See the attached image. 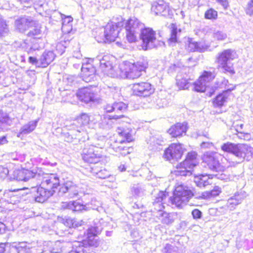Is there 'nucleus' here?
Segmentation results:
<instances>
[{"instance_id": "8fccbe9b", "label": "nucleus", "mask_w": 253, "mask_h": 253, "mask_svg": "<svg viewBox=\"0 0 253 253\" xmlns=\"http://www.w3.org/2000/svg\"><path fill=\"white\" fill-rule=\"evenodd\" d=\"M216 1L220 4L225 9H226L229 6L228 0H216Z\"/></svg>"}, {"instance_id": "423d86ee", "label": "nucleus", "mask_w": 253, "mask_h": 253, "mask_svg": "<svg viewBox=\"0 0 253 253\" xmlns=\"http://www.w3.org/2000/svg\"><path fill=\"white\" fill-rule=\"evenodd\" d=\"M194 196L193 191L188 186L182 184H178L173 188L169 201L172 205L178 208H181Z\"/></svg>"}, {"instance_id": "6e6d98bb", "label": "nucleus", "mask_w": 253, "mask_h": 253, "mask_svg": "<svg viewBox=\"0 0 253 253\" xmlns=\"http://www.w3.org/2000/svg\"><path fill=\"white\" fill-rule=\"evenodd\" d=\"M214 93V90L213 89V91H212V92H210V93H209V95L210 96H212Z\"/></svg>"}, {"instance_id": "f3484780", "label": "nucleus", "mask_w": 253, "mask_h": 253, "mask_svg": "<svg viewBox=\"0 0 253 253\" xmlns=\"http://www.w3.org/2000/svg\"><path fill=\"white\" fill-rule=\"evenodd\" d=\"M29 193L36 202L41 203H43L46 201L48 198L52 196L48 190H46L41 184L40 185L32 187Z\"/></svg>"}, {"instance_id": "c85d7f7f", "label": "nucleus", "mask_w": 253, "mask_h": 253, "mask_svg": "<svg viewBox=\"0 0 253 253\" xmlns=\"http://www.w3.org/2000/svg\"><path fill=\"white\" fill-rule=\"evenodd\" d=\"M181 32V29L178 28L175 23L170 24V37L168 40L169 45H172L179 42L178 34Z\"/></svg>"}, {"instance_id": "e433bc0d", "label": "nucleus", "mask_w": 253, "mask_h": 253, "mask_svg": "<svg viewBox=\"0 0 253 253\" xmlns=\"http://www.w3.org/2000/svg\"><path fill=\"white\" fill-rule=\"evenodd\" d=\"M204 18L207 20H215L218 18V12L213 8H209L205 11Z\"/></svg>"}, {"instance_id": "20e7f679", "label": "nucleus", "mask_w": 253, "mask_h": 253, "mask_svg": "<svg viewBox=\"0 0 253 253\" xmlns=\"http://www.w3.org/2000/svg\"><path fill=\"white\" fill-rule=\"evenodd\" d=\"M238 58L235 50L225 49L218 53L215 58V63L217 64V68L221 69L224 74L233 75L236 73L234 65L231 61Z\"/></svg>"}, {"instance_id": "2f4dec72", "label": "nucleus", "mask_w": 253, "mask_h": 253, "mask_svg": "<svg viewBox=\"0 0 253 253\" xmlns=\"http://www.w3.org/2000/svg\"><path fill=\"white\" fill-rule=\"evenodd\" d=\"M37 126L36 121H31L24 125L20 129L17 136L18 137H22L23 135L27 134L33 131Z\"/></svg>"}, {"instance_id": "39448f33", "label": "nucleus", "mask_w": 253, "mask_h": 253, "mask_svg": "<svg viewBox=\"0 0 253 253\" xmlns=\"http://www.w3.org/2000/svg\"><path fill=\"white\" fill-rule=\"evenodd\" d=\"M99 232L97 227L91 226L84 233V238L80 242V245L70 253H92L91 249L99 246V241L97 239Z\"/></svg>"}, {"instance_id": "ddd939ff", "label": "nucleus", "mask_w": 253, "mask_h": 253, "mask_svg": "<svg viewBox=\"0 0 253 253\" xmlns=\"http://www.w3.org/2000/svg\"><path fill=\"white\" fill-rule=\"evenodd\" d=\"M124 20L117 23H108L104 28V38L106 42H114L118 37L120 27L123 26Z\"/></svg>"}, {"instance_id": "72a5a7b5", "label": "nucleus", "mask_w": 253, "mask_h": 253, "mask_svg": "<svg viewBox=\"0 0 253 253\" xmlns=\"http://www.w3.org/2000/svg\"><path fill=\"white\" fill-rule=\"evenodd\" d=\"M215 77V75L213 72L210 71L204 70L202 72L198 78L207 84L213 80Z\"/></svg>"}, {"instance_id": "3c124183", "label": "nucleus", "mask_w": 253, "mask_h": 253, "mask_svg": "<svg viewBox=\"0 0 253 253\" xmlns=\"http://www.w3.org/2000/svg\"><path fill=\"white\" fill-rule=\"evenodd\" d=\"M28 61L31 64L34 65L37 64L39 62V60L36 57L33 56H30L28 58Z\"/></svg>"}, {"instance_id": "9d476101", "label": "nucleus", "mask_w": 253, "mask_h": 253, "mask_svg": "<svg viewBox=\"0 0 253 253\" xmlns=\"http://www.w3.org/2000/svg\"><path fill=\"white\" fill-rule=\"evenodd\" d=\"M186 149L180 142L172 143L165 148L163 155V158L169 162H177L183 157Z\"/></svg>"}, {"instance_id": "1a4fd4ad", "label": "nucleus", "mask_w": 253, "mask_h": 253, "mask_svg": "<svg viewBox=\"0 0 253 253\" xmlns=\"http://www.w3.org/2000/svg\"><path fill=\"white\" fill-rule=\"evenodd\" d=\"M124 20L123 25L125 29L126 39L129 43L137 41L138 29L142 25L141 21L135 17H131L127 20Z\"/></svg>"}, {"instance_id": "a18cd8bd", "label": "nucleus", "mask_w": 253, "mask_h": 253, "mask_svg": "<svg viewBox=\"0 0 253 253\" xmlns=\"http://www.w3.org/2000/svg\"><path fill=\"white\" fill-rule=\"evenodd\" d=\"M213 37L217 41H223L226 38V35L222 31H217L213 34Z\"/></svg>"}, {"instance_id": "f704fd0d", "label": "nucleus", "mask_w": 253, "mask_h": 253, "mask_svg": "<svg viewBox=\"0 0 253 253\" xmlns=\"http://www.w3.org/2000/svg\"><path fill=\"white\" fill-rule=\"evenodd\" d=\"M208 85L199 78L193 83V90L196 92H204L207 90Z\"/></svg>"}, {"instance_id": "de8ad7c7", "label": "nucleus", "mask_w": 253, "mask_h": 253, "mask_svg": "<svg viewBox=\"0 0 253 253\" xmlns=\"http://www.w3.org/2000/svg\"><path fill=\"white\" fill-rule=\"evenodd\" d=\"M73 38V37L69 33H64L62 36L63 40L61 42L66 43L67 42H70Z\"/></svg>"}, {"instance_id": "58836bf2", "label": "nucleus", "mask_w": 253, "mask_h": 253, "mask_svg": "<svg viewBox=\"0 0 253 253\" xmlns=\"http://www.w3.org/2000/svg\"><path fill=\"white\" fill-rule=\"evenodd\" d=\"M34 27V29L33 30L30 31V32L28 33V36L33 38L34 39L39 38L37 36L41 34V31L40 30V28L36 25V24L33 25V26Z\"/></svg>"}, {"instance_id": "cd10ccee", "label": "nucleus", "mask_w": 253, "mask_h": 253, "mask_svg": "<svg viewBox=\"0 0 253 253\" xmlns=\"http://www.w3.org/2000/svg\"><path fill=\"white\" fill-rule=\"evenodd\" d=\"M228 92L229 90H224L213 99L212 103L214 107L220 108L224 105L228 96Z\"/></svg>"}, {"instance_id": "4d7b16f0", "label": "nucleus", "mask_w": 253, "mask_h": 253, "mask_svg": "<svg viewBox=\"0 0 253 253\" xmlns=\"http://www.w3.org/2000/svg\"><path fill=\"white\" fill-rule=\"evenodd\" d=\"M26 179H27V178H25V177L19 178L20 180H26Z\"/></svg>"}, {"instance_id": "4c0bfd02", "label": "nucleus", "mask_w": 253, "mask_h": 253, "mask_svg": "<svg viewBox=\"0 0 253 253\" xmlns=\"http://www.w3.org/2000/svg\"><path fill=\"white\" fill-rule=\"evenodd\" d=\"M236 144V143L227 142L221 145V149L224 152L233 154Z\"/></svg>"}, {"instance_id": "9b49d317", "label": "nucleus", "mask_w": 253, "mask_h": 253, "mask_svg": "<svg viewBox=\"0 0 253 253\" xmlns=\"http://www.w3.org/2000/svg\"><path fill=\"white\" fill-rule=\"evenodd\" d=\"M139 38L141 41V46L143 50H146L150 46H157V32L151 27H144L142 28L140 32Z\"/></svg>"}, {"instance_id": "37998d69", "label": "nucleus", "mask_w": 253, "mask_h": 253, "mask_svg": "<svg viewBox=\"0 0 253 253\" xmlns=\"http://www.w3.org/2000/svg\"><path fill=\"white\" fill-rule=\"evenodd\" d=\"M187 49L190 52H194L199 49V46L197 42L189 41L187 44Z\"/></svg>"}, {"instance_id": "412c9836", "label": "nucleus", "mask_w": 253, "mask_h": 253, "mask_svg": "<svg viewBox=\"0 0 253 253\" xmlns=\"http://www.w3.org/2000/svg\"><path fill=\"white\" fill-rule=\"evenodd\" d=\"M192 79L186 73H182L176 77V85L180 90L187 89L190 86Z\"/></svg>"}, {"instance_id": "393cba45", "label": "nucleus", "mask_w": 253, "mask_h": 253, "mask_svg": "<svg viewBox=\"0 0 253 253\" xmlns=\"http://www.w3.org/2000/svg\"><path fill=\"white\" fill-rule=\"evenodd\" d=\"M35 24L34 21L25 17H21L15 21V26L20 31H25Z\"/></svg>"}, {"instance_id": "49530a36", "label": "nucleus", "mask_w": 253, "mask_h": 253, "mask_svg": "<svg viewBox=\"0 0 253 253\" xmlns=\"http://www.w3.org/2000/svg\"><path fill=\"white\" fill-rule=\"evenodd\" d=\"M246 13L249 15L253 14V0H250L245 9Z\"/></svg>"}, {"instance_id": "5701e85b", "label": "nucleus", "mask_w": 253, "mask_h": 253, "mask_svg": "<svg viewBox=\"0 0 253 253\" xmlns=\"http://www.w3.org/2000/svg\"><path fill=\"white\" fill-rule=\"evenodd\" d=\"M194 182L200 188L206 187L214 184L212 177L208 174H199L194 177Z\"/></svg>"}, {"instance_id": "7ed1b4c3", "label": "nucleus", "mask_w": 253, "mask_h": 253, "mask_svg": "<svg viewBox=\"0 0 253 253\" xmlns=\"http://www.w3.org/2000/svg\"><path fill=\"white\" fill-rule=\"evenodd\" d=\"M148 68V62L141 59L133 63L126 61L123 62L120 66V70L122 76L126 79L135 80L146 73Z\"/></svg>"}, {"instance_id": "13d9d810", "label": "nucleus", "mask_w": 253, "mask_h": 253, "mask_svg": "<svg viewBox=\"0 0 253 253\" xmlns=\"http://www.w3.org/2000/svg\"><path fill=\"white\" fill-rule=\"evenodd\" d=\"M162 42L163 44H164V42Z\"/></svg>"}, {"instance_id": "864d4df0", "label": "nucleus", "mask_w": 253, "mask_h": 253, "mask_svg": "<svg viewBox=\"0 0 253 253\" xmlns=\"http://www.w3.org/2000/svg\"><path fill=\"white\" fill-rule=\"evenodd\" d=\"M4 224L3 223L0 222V233H1L2 231H3L4 230Z\"/></svg>"}, {"instance_id": "4be33fe9", "label": "nucleus", "mask_w": 253, "mask_h": 253, "mask_svg": "<svg viewBox=\"0 0 253 253\" xmlns=\"http://www.w3.org/2000/svg\"><path fill=\"white\" fill-rule=\"evenodd\" d=\"M168 5L163 0L154 2L151 8V12L155 15L165 16L169 11Z\"/></svg>"}, {"instance_id": "dca6fc26", "label": "nucleus", "mask_w": 253, "mask_h": 253, "mask_svg": "<svg viewBox=\"0 0 253 253\" xmlns=\"http://www.w3.org/2000/svg\"><path fill=\"white\" fill-rule=\"evenodd\" d=\"M188 126L186 122H177L171 125L167 130V133L172 138H177L186 135Z\"/></svg>"}, {"instance_id": "6e6552de", "label": "nucleus", "mask_w": 253, "mask_h": 253, "mask_svg": "<svg viewBox=\"0 0 253 253\" xmlns=\"http://www.w3.org/2000/svg\"><path fill=\"white\" fill-rule=\"evenodd\" d=\"M127 106L122 102L106 104L103 107L104 117L108 120H118L125 117L123 113Z\"/></svg>"}, {"instance_id": "a19ab883", "label": "nucleus", "mask_w": 253, "mask_h": 253, "mask_svg": "<svg viewBox=\"0 0 253 253\" xmlns=\"http://www.w3.org/2000/svg\"><path fill=\"white\" fill-rule=\"evenodd\" d=\"M28 172L30 174V176L32 177L40 176L41 174L43 173L42 169L39 167H36L32 170H28Z\"/></svg>"}, {"instance_id": "a878e982", "label": "nucleus", "mask_w": 253, "mask_h": 253, "mask_svg": "<svg viewBox=\"0 0 253 253\" xmlns=\"http://www.w3.org/2000/svg\"><path fill=\"white\" fill-rule=\"evenodd\" d=\"M76 126L80 128H83L90 124L92 121L89 114L82 112L75 118Z\"/></svg>"}, {"instance_id": "b1692460", "label": "nucleus", "mask_w": 253, "mask_h": 253, "mask_svg": "<svg viewBox=\"0 0 253 253\" xmlns=\"http://www.w3.org/2000/svg\"><path fill=\"white\" fill-rule=\"evenodd\" d=\"M61 209L62 210H69L75 212H80L87 210V208L85 205L77 201L63 203Z\"/></svg>"}, {"instance_id": "0eeeda50", "label": "nucleus", "mask_w": 253, "mask_h": 253, "mask_svg": "<svg viewBox=\"0 0 253 253\" xmlns=\"http://www.w3.org/2000/svg\"><path fill=\"white\" fill-rule=\"evenodd\" d=\"M41 184L52 196L55 192L65 193L68 187L60 182L59 176L55 173H45Z\"/></svg>"}, {"instance_id": "bb28decb", "label": "nucleus", "mask_w": 253, "mask_h": 253, "mask_svg": "<svg viewBox=\"0 0 253 253\" xmlns=\"http://www.w3.org/2000/svg\"><path fill=\"white\" fill-rule=\"evenodd\" d=\"M183 161L194 170V168L199 164V159L197 153L195 151L188 152Z\"/></svg>"}, {"instance_id": "5fc2aeb1", "label": "nucleus", "mask_w": 253, "mask_h": 253, "mask_svg": "<svg viewBox=\"0 0 253 253\" xmlns=\"http://www.w3.org/2000/svg\"><path fill=\"white\" fill-rule=\"evenodd\" d=\"M24 173V170H19L18 172V175H23Z\"/></svg>"}, {"instance_id": "603ef678", "label": "nucleus", "mask_w": 253, "mask_h": 253, "mask_svg": "<svg viewBox=\"0 0 253 253\" xmlns=\"http://www.w3.org/2000/svg\"><path fill=\"white\" fill-rule=\"evenodd\" d=\"M8 142L6 136H3L0 137V145L6 144Z\"/></svg>"}, {"instance_id": "aec40b11", "label": "nucleus", "mask_w": 253, "mask_h": 253, "mask_svg": "<svg viewBox=\"0 0 253 253\" xmlns=\"http://www.w3.org/2000/svg\"><path fill=\"white\" fill-rule=\"evenodd\" d=\"M193 170L183 161L176 165L171 173L177 176H187L192 174Z\"/></svg>"}, {"instance_id": "79ce46f5", "label": "nucleus", "mask_w": 253, "mask_h": 253, "mask_svg": "<svg viewBox=\"0 0 253 253\" xmlns=\"http://www.w3.org/2000/svg\"><path fill=\"white\" fill-rule=\"evenodd\" d=\"M84 223V222L83 220L77 222L73 219H69L68 221L67 222V226L69 228H76L82 225Z\"/></svg>"}, {"instance_id": "2eb2a0df", "label": "nucleus", "mask_w": 253, "mask_h": 253, "mask_svg": "<svg viewBox=\"0 0 253 253\" xmlns=\"http://www.w3.org/2000/svg\"><path fill=\"white\" fill-rule=\"evenodd\" d=\"M233 155L238 158L249 161L253 156V147L245 143H236Z\"/></svg>"}, {"instance_id": "4468645a", "label": "nucleus", "mask_w": 253, "mask_h": 253, "mask_svg": "<svg viewBox=\"0 0 253 253\" xmlns=\"http://www.w3.org/2000/svg\"><path fill=\"white\" fill-rule=\"evenodd\" d=\"M76 95L81 102L86 104L96 101L98 100L97 93L89 87H84L79 88Z\"/></svg>"}, {"instance_id": "6ab92c4d", "label": "nucleus", "mask_w": 253, "mask_h": 253, "mask_svg": "<svg viewBox=\"0 0 253 253\" xmlns=\"http://www.w3.org/2000/svg\"><path fill=\"white\" fill-rule=\"evenodd\" d=\"M204 161L209 168L215 171H223L226 168L222 166L218 162L215 154L207 155L204 157Z\"/></svg>"}, {"instance_id": "473e14b6", "label": "nucleus", "mask_w": 253, "mask_h": 253, "mask_svg": "<svg viewBox=\"0 0 253 253\" xmlns=\"http://www.w3.org/2000/svg\"><path fill=\"white\" fill-rule=\"evenodd\" d=\"M62 21V29L65 33H69L72 29L73 18L71 16H66L61 14Z\"/></svg>"}, {"instance_id": "ea45409f", "label": "nucleus", "mask_w": 253, "mask_h": 253, "mask_svg": "<svg viewBox=\"0 0 253 253\" xmlns=\"http://www.w3.org/2000/svg\"><path fill=\"white\" fill-rule=\"evenodd\" d=\"M7 30V24L6 21L0 19V39L5 36Z\"/></svg>"}, {"instance_id": "c756f323", "label": "nucleus", "mask_w": 253, "mask_h": 253, "mask_svg": "<svg viewBox=\"0 0 253 253\" xmlns=\"http://www.w3.org/2000/svg\"><path fill=\"white\" fill-rule=\"evenodd\" d=\"M54 60V55L51 52H44L39 60V65L41 68L46 67Z\"/></svg>"}, {"instance_id": "7c9ffc66", "label": "nucleus", "mask_w": 253, "mask_h": 253, "mask_svg": "<svg viewBox=\"0 0 253 253\" xmlns=\"http://www.w3.org/2000/svg\"><path fill=\"white\" fill-rule=\"evenodd\" d=\"M221 192V187L218 186H214L212 189L203 192L200 197L203 199H209L218 196Z\"/></svg>"}, {"instance_id": "a211bd4d", "label": "nucleus", "mask_w": 253, "mask_h": 253, "mask_svg": "<svg viewBox=\"0 0 253 253\" xmlns=\"http://www.w3.org/2000/svg\"><path fill=\"white\" fill-rule=\"evenodd\" d=\"M93 62V59H88L86 62L83 64L82 67L81 76L83 80L86 82H90L95 75V67L91 63Z\"/></svg>"}, {"instance_id": "c03bdc74", "label": "nucleus", "mask_w": 253, "mask_h": 253, "mask_svg": "<svg viewBox=\"0 0 253 253\" xmlns=\"http://www.w3.org/2000/svg\"><path fill=\"white\" fill-rule=\"evenodd\" d=\"M236 130L237 132L241 134H243V136H250V133L248 132H245L243 131V129L244 127L243 124H237L235 126Z\"/></svg>"}, {"instance_id": "f8f14e48", "label": "nucleus", "mask_w": 253, "mask_h": 253, "mask_svg": "<svg viewBox=\"0 0 253 253\" xmlns=\"http://www.w3.org/2000/svg\"><path fill=\"white\" fill-rule=\"evenodd\" d=\"M154 86L148 81L134 83L131 85L132 94L140 97H148L155 92Z\"/></svg>"}, {"instance_id": "f03ea898", "label": "nucleus", "mask_w": 253, "mask_h": 253, "mask_svg": "<svg viewBox=\"0 0 253 253\" xmlns=\"http://www.w3.org/2000/svg\"><path fill=\"white\" fill-rule=\"evenodd\" d=\"M81 156L84 162L89 164H98L96 167L97 169L91 168V171L94 173L98 174L100 178H105L108 176V174L102 173L103 171L106 172V170L103 169L104 164L101 162L102 154L100 149L93 145H89L84 147L82 151Z\"/></svg>"}, {"instance_id": "09e8293b", "label": "nucleus", "mask_w": 253, "mask_h": 253, "mask_svg": "<svg viewBox=\"0 0 253 253\" xmlns=\"http://www.w3.org/2000/svg\"><path fill=\"white\" fill-rule=\"evenodd\" d=\"M202 212L199 209H195L192 211V215L194 219H200L202 217Z\"/></svg>"}, {"instance_id": "f257e3e1", "label": "nucleus", "mask_w": 253, "mask_h": 253, "mask_svg": "<svg viewBox=\"0 0 253 253\" xmlns=\"http://www.w3.org/2000/svg\"><path fill=\"white\" fill-rule=\"evenodd\" d=\"M117 135L110 144L115 151L122 156H126L133 151V147L129 144L134 142L136 131L131 125L118 127L117 129Z\"/></svg>"}, {"instance_id": "c9c22d12", "label": "nucleus", "mask_w": 253, "mask_h": 253, "mask_svg": "<svg viewBox=\"0 0 253 253\" xmlns=\"http://www.w3.org/2000/svg\"><path fill=\"white\" fill-rule=\"evenodd\" d=\"M27 188L24 187L21 189H15L13 190H9L8 192L4 193V196L5 198L7 199V201L11 203H15L17 200H18L19 197H18L17 195H15L12 193V192L18 191L20 190H25L27 189Z\"/></svg>"}]
</instances>
